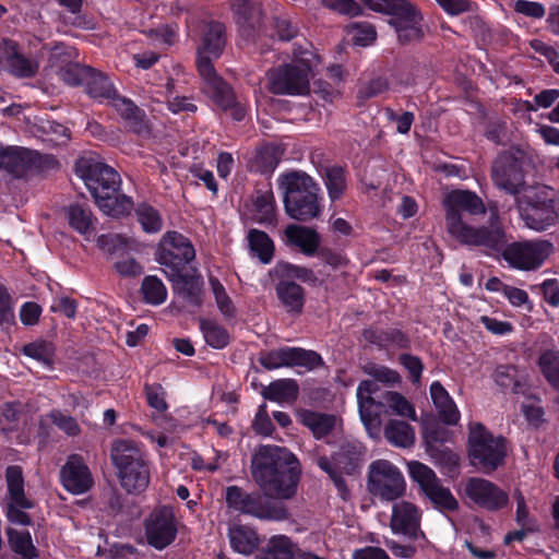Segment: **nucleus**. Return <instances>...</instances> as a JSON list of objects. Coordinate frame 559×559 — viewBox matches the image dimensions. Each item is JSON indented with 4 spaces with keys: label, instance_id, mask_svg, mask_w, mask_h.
<instances>
[{
    "label": "nucleus",
    "instance_id": "nucleus-1",
    "mask_svg": "<svg viewBox=\"0 0 559 559\" xmlns=\"http://www.w3.org/2000/svg\"><path fill=\"white\" fill-rule=\"evenodd\" d=\"M445 228L448 234L466 246L485 247L489 250L500 251L507 240L502 228L498 224L496 209H490L489 227H474L466 216L486 213L483 200L469 190H451L443 195Z\"/></svg>",
    "mask_w": 559,
    "mask_h": 559
},
{
    "label": "nucleus",
    "instance_id": "nucleus-2",
    "mask_svg": "<svg viewBox=\"0 0 559 559\" xmlns=\"http://www.w3.org/2000/svg\"><path fill=\"white\" fill-rule=\"evenodd\" d=\"M225 46L224 26L218 22L206 23L203 27L201 44L197 48V67L203 80L204 94L222 110L240 121L247 114L246 106L239 102L233 88L216 73L212 60L219 58Z\"/></svg>",
    "mask_w": 559,
    "mask_h": 559
},
{
    "label": "nucleus",
    "instance_id": "nucleus-3",
    "mask_svg": "<svg viewBox=\"0 0 559 559\" xmlns=\"http://www.w3.org/2000/svg\"><path fill=\"white\" fill-rule=\"evenodd\" d=\"M252 476L265 495L288 499L296 492L300 468L285 448L261 445L251 462Z\"/></svg>",
    "mask_w": 559,
    "mask_h": 559
},
{
    "label": "nucleus",
    "instance_id": "nucleus-4",
    "mask_svg": "<svg viewBox=\"0 0 559 559\" xmlns=\"http://www.w3.org/2000/svg\"><path fill=\"white\" fill-rule=\"evenodd\" d=\"M75 174L84 181L103 213L112 217L131 213L133 201L118 193L120 176L112 167L104 164L97 154L81 156L75 163Z\"/></svg>",
    "mask_w": 559,
    "mask_h": 559
},
{
    "label": "nucleus",
    "instance_id": "nucleus-5",
    "mask_svg": "<svg viewBox=\"0 0 559 559\" xmlns=\"http://www.w3.org/2000/svg\"><path fill=\"white\" fill-rule=\"evenodd\" d=\"M110 457L121 486L133 493L142 492L150 483V469L143 448L135 441L120 439L112 443Z\"/></svg>",
    "mask_w": 559,
    "mask_h": 559
},
{
    "label": "nucleus",
    "instance_id": "nucleus-6",
    "mask_svg": "<svg viewBox=\"0 0 559 559\" xmlns=\"http://www.w3.org/2000/svg\"><path fill=\"white\" fill-rule=\"evenodd\" d=\"M319 57L312 51L301 52L292 63L267 72V87L274 94L305 95L310 88V78L317 70Z\"/></svg>",
    "mask_w": 559,
    "mask_h": 559
},
{
    "label": "nucleus",
    "instance_id": "nucleus-7",
    "mask_svg": "<svg viewBox=\"0 0 559 559\" xmlns=\"http://www.w3.org/2000/svg\"><path fill=\"white\" fill-rule=\"evenodd\" d=\"M367 374L371 376L373 380H364L357 388V402L361 421L369 436L376 438L379 436L381 418H380V403H376L372 394L378 390L377 381L388 384H394L400 381V376L396 371L374 364H368L364 367Z\"/></svg>",
    "mask_w": 559,
    "mask_h": 559
},
{
    "label": "nucleus",
    "instance_id": "nucleus-8",
    "mask_svg": "<svg viewBox=\"0 0 559 559\" xmlns=\"http://www.w3.org/2000/svg\"><path fill=\"white\" fill-rule=\"evenodd\" d=\"M507 454L506 441L496 437L480 423H471L468 432V455L471 463L485 473L497 469Z\"/></svg>",
    "mask_w": 559,
    "mask_h": 559
},
{
    "label": "nucleus",
    "instance_id": "nucleus-9",
    "mask_svg": "<svg viewBox=\"0 0 559 559\" xmlns=\"http://www.w3.org/2000/svg\"><path fill=\"white\" fill-rule=\"evenodd\" d=\"M368 490L381 501H394L406 490L402 472L388 460H377L369 465Z\"/></svg>",
    "mask_w": 559,
    "mask_h": 559
},
{
    "label": "nucleus",
    "instance_id": "nucleus-10",
    "mask_svg": "<svg viewBox=\"0 0 559 559\" xmlns=\"http://www.w3.org/2000/svg\"><path fill=\"white\" fill-rule=\"evenodd\" d=\"M225 498L229 508L261 520L282 521L287 518L283 506L272 504L260 493H247L237 486L227 487Z\"/></svg>",
    "mask_w": 559,
    "mask_h": 559
},
{
    "label": "nucleus",
    "instance_id": "nucleus-11",
    "mask_svg": "<svg viewBox=\"0 0 559 559\" xmlns=\"http://www.w3.org/2000/svg\"><path fill=\"white\" fill-rule=\"evenodd\" d=\"M361 455V444L356 441H347L341 445L340 451L335 453L331 459L326 456H320L318 459L319 467L329 474L343 499L347 498L348 490L342 478V474H353L358 465V462L360 461Z\"/></svg>",
    "mask_w": 559,
    "mask_h": 559
},
{
    "label": "nucleus",
    "instance_id": "nucleus-12",
    "mask_svg": "<svg viewBox=\"0 0 559 559\" xmlns=\"http://www.w3.org/2000/svg\"><path fill=\"white\" fill-rule=\"evenodd\" d=\"M552 252L554 245L548 240H527L506 247L503 258L514 269L532 271L539 269Z\"/></svg>",
    "mask_w": 559,
    "mask_h": 559
},
{
    "label": "nucleus",
    "instance_id": "nucleus-13",
    "mask_svg": "<svg viewBox=\"0 0 559 559\" xmlns=\"http://www.w3.org/2000/svg\"><path fill=\"white\" fill-rule=\"evenodd\" d=\"M525 154L521 151L506 152L498 156L492 165L495 185L511 194H518L525 185Z\"/></svg>",
    "mask_w": 559,
    "mask_h": 559
},
{
    "label": "nucleus",
    "instance_id": "nucleus-14",
    "mask_svg": "<svg viewBox=\"0 0 559 559\" xmlns=\"http://www.w3.org/2000/svg\"><path fill=\"white\" fill-rule=\"evenodd\" d=\"M408 472L425 496L438 508L447 511L457 509V500L450 489L444 487L435 472L427 465L413 461L408 463Z\"/></svg>",
    "mask_w": 559,
    "mask_h": 559
},
{
    "label": "nucleus",
    "instance_id": "nucleus-15",
    "mask_svg": "<svg viewBox=\"0 0 559 559\" xmlns=\"http://www.w3.org/2000/svg\"><path fill=\"white\" fill-rule=\"evenodd\" d=\"M194 257V248L183 235L177 231H168L163 236L159 242L157 261L166 267L165 273L181 271Z\"/></svg>",
    "mask_w": 559,
    "mask_h": 559
},
{
    "label": "nucleus",
    "instance_id": "nucleus-16",
    "mask_svg": "<svg viewBox=\"0 0 559 559\" xmlns=\"http://www.w3.org/2000/svg\"><path fill=\"white\" fill-rule=\"evenodd\" d=\"M259 361L264 368L269 370L293 366L313 369L322 364V358L313 350H306L300 347L284 346L262 353L260 355Z\"/></svg>",
    "mask_w": 559,
    "mask_h": 559
},
{
    "label": "nucleus",
    "instance_id": "nucleus-17",
    "mask_svg": "<svg viewBox=\"0 0 559 559\" xmlns=\"http://www.w3.org/2000/svg\"><path fill=\"white\" fill-rule=\"evenodd\" d=\"M177 524L173 509L162 507L155 509L145 522L147 543L155 549L162 550L176 538Z\"/></svg>",
    "mask_w": 559,
    "mask_h": 559
},
{
    "label": "nucleus",
    "instance_id": "nucleus-18",
    "mask_svg": "<svg viewBox=\"0 0 559 559\" xmlns=\"http://www.w3.org/2000/svg\"><path fill=\"white\" fill-rule=\"evenodd\" d=\"M464 495L473 503L489 511L502 509L509 501L507 492L480 477H471L465 481Z\"/></svg>",
    "mask_w": 559,
    "mask_h": 559
},
{
    "label": "nucleus",
    "instance_id": "nucleus-19",
    "mask_svg": "<svg viewBox=\"0 0 559 559\" xmlns=\"http://www.w3.org/2000/svg\"><path fill=\"white\" fill-rule=\"evenodd\" d=\"M63 487L73 495L87 492L94 484L92 473L79 454H71L60 471Z\"/></svg>",
    "mask_w": 559,
    "mask_h": 559
},
{
    "label": "nucleus",
    "instance_id": "nucleus-20",
    "mask_svg": "<svg viewBox=\"0 0 559 559\" xmlns=\"http://www.w3.org/2000/svg\"><path fill=\"white\" fill-rule=\"evenodd\" d=\"M420 518L421 513L414 503L402 500L392 507L390 527L394 534L415 538L419 531Z\"/></svg>",
    "mask_w": 559,
    "mask_h": 559
},
{
    "label": "nucleus",
    "instance_id": "nucleus-21",
    "mask_svg": "<svg viewBox=\"0 0 559 559\" xmlns=\"http://www.w3.org/2000/svg\"><path fill=\"white\" fill-rule=\"evenodd\" d=\"M280 189L284 194V205L295 204L296 198L308 192H319L320 188L313 179L302 171L283 174L278 178Z\"/></svg>",
    "mask_w": 559,
    "mask_h": 559
},
{
    "label": "nucleus",
    "instance_id": "nucleus-22",
    "mask_svg": "<svg viewBox=\"0 0 559 559\" xmlns=\"http://www.w3.org/2000/svg\"><path fill=\"white\" fill-rule=\"evenodd\" d=\"M521 218L525 226L535 231H544L557 224L559 214L556 205L523 206L519 205Z\"/></svg>",
    "mask_w": 559,
    "mask_h": 559
},
{
    "label": "nucleus",
    "instance_id": "nucleus-23",
    "mask_svg": "<svg viewBox=\"0 0 559 559\" xmlns=\"http://www.w3.org/2000/svg\"><path fill=\"white\" fill-rule=\"evenodd\" d=\"M298 420L306 426L316 438H322L337 429L340 420L336 416L302 409L297 414Z\"/></svg>",
    "mask_w": 559,
    "mask_h": 559
},
{
    "label": "nucleus",
    "instance_id": "nucleus-24",
    "mask_svg": "<svg viewBox=\"0 0 559 559\" xmlns=\"http://www.w3.org/2000/svg\"><path fill=\"white\" fill-rule=\"evenodd\" d=\"M430 395L440 419L447 425H456L460 421V412L440 382L430 385Z\"/></svg>",
    "mask_w": 559,
    "mask_h": 559
},
{
    "label": "nucleus",
    "instance_id": "nucleus-25",
    "mask_svg": "<svg viewBox=\"0 0 559 559\" xmlns=\"http://www.w3.org/2000/svg\"><path fill=\"white\" fill-rule=\"evenodd\" d=\"M285 236L290 245L298 247L306 255H313L321 240L314 229L295 224L286 227Z\"/></svg>",
    "mask_w": 559,
    "mask_h": 559
},
{
    "label": "nucleus",
    "instance_id": "nucleus-26",
    "mask_svg": "<svg viewBox=\"0 0 559 559\" xmlns=\"http://www.w3.org/2000/svg\"><path fill=\"white\" fill-rule=\"evenodd\" d=\"M66 217L71 228L90 239L95 233L96 218L90 209L80 204H72L66 210Z\"/></svg>",
    "mask_w": 559,
    "mask_h": 559
},
{
    "label": "nucleus",
    "instance_id": "nucleus-27",
    "mask_svg": "<svg viewBox=\"0 0 559 559\" xmlns=\"http://www.w3.org/2000/svg\"><path fill=\"white\" fill-rule=\"evenodd\" d=\"M285 206L287 215L297 221H309L318 217L321 209L318 203V192H308L296 198L295 204L288 203Z\"/></svg>",
    "mask_w": 559,
    "mask_h": 559
},
{
    "label": "nucleus",
    "instance_id": "nucleus-28",
    "mask_svg": "<svg viewBox=\"0 0 559 559\" xmlns=\"http://www.w3.org/2000/svg\"><path fill=\"white\" fill-rule=\"evenodd\" d=\"M276 294L288 312L301 313L305 304V293L301 286L289 280H282L276 285Z\"/></svg>",
    "mask_w": 559,
    "mask_h": 559
},
{
    "label": "nucleus",
    "instance_id": "nucleus-29",
    "mask_svg": "<svg viewBox=\"0 0 559 559\" xmlns=\"http://www.w3.org/2000/svg\"><path fill=\"white\" fill-rule=\"evenodd\" d=\"M253 219L263 225H273L276 222L275 200L271 190L257 191L253 199Z\"/></svg>",
    "mask_w": 559,
    "mask_h": 559
},
{
    "label": "nucleus",
    "instance_id": "nucleus-30",
    "mask_svg": "<svg viewBox=\"0 0 559 559\" xmlns=\"http://www.w3.org/2000/svg\"><path fill=\"white\" fill-rule=\"evenodd\" d=\"M229 542L233 549L242 555L252 554L259 546L257 532L243 525H235L229 530Z\"/></svg>",
    "mask_w": 559,
    "mask_h": 559
},
{
    "label": "nucleus",
    "instance_id": "nucleus-31",
    "mask_svg": "<svg viewBox=\"0 0 559 559\" xmlns=\"http://www.w3.org/2000/svg\"><path fill=\"white\" fill-rule=\"evenodd\" d=\"M296 546L285 535L272 536L258 555V559H296Z\"/></svg>",
    "mask_w": 559,
    "mask_h": 559
},
{
    "label": "nucleus",
    "instance_id": "nucleus-32",
    "mask_svg": "<svg viewBox=\"0 0 559 559\" xmlns=\"http://www.w3.org/2000/svg\"><path fill=\"white\" fill-rule=\"evenodd\" d=\"M262 394L269 401L280 404L290 403L297 399L298 385L290 379L276 380L264 388Z\"/></svg>",
    "mask_w": 559,
    "mask_h": 559
},
{
    "label": "nucleus",
    "instance_id": "nucleus-33",
    "mask_svg": "<svg viewBox=\"0 0 559 559\" xmlns=\"http://www.w3.org/2000/svg\"><path fill=\"white\" fill-rule=\"evenodd\" d=\"M86 91L88 95L98 102H107L110 104L117 92L108 76L100 72H91L86 82Z\"/></svg>",
    "mask_w": 559,
    "mask_h": 559
},
{
    "label": "nucleus",
    "instance_id": "nucleus-34",
    "mask_svg": "<svg viewBox=\"0 0 559 559\" xmlns=\"http://www.w3.org/2000/svg\"><path fill=\"white\" fill-rule=\"evenodd\" d=\"M385 439L399 448H409L415 442L414 429L405 421L390 420L384 428Z\"/></svg>",
    "mask_w": 559,
    "mask_h": 559
},
{
    "label": "nucleus",
    "instance_id": "nucleus-35",
    "mask_svg": "<svg viewBox=\"0 0 559 559\" xmlns=\"http://www.w3.org/2000/svg\"><path fill=\"white\" fill-rule=\"evenodd\" d=\"M110 105L119 112V115L128 121L129 126L140 133L144 129L143 111L136 107L130 99L116 95Z\"/></svg>",
    "mask_w": 559,
    "mask_h": 559
},
{
    "label": "nucleus",
    "instance_id": "nucleus-36",
    "mask_svg": "<svg viewBox=\"0 0 559 559\" xmlns=\"http://www.w3.org/2000/svg\"><path fill=\"white\" fill-rule=\"evenodd\" d=\"M22 353L49 369L52 367L55 360L56 348L49 341L36 340L25 344L22 348Z\"/></svg>",
    "mask_w": 559,
    "mask_h": 559
},
{
    "label": "nucleus",
    "instance_id": "nucleus-37",
    "mask_svg": "<svg viewBox=\"0 0 559 559\" xmlns=\"http://www.w3.org/2000/svg\"><path fill=\"white\" fill-rule=\"evenodd\" d=\"M8 537L11 549L20 555L22 559H35L37 557V549L27 530L9 528Z\"/></svg>",
    "mask_w": 559,
    "mask_h": 559
},
{
    "label": "nucleus",
    "instance_id": "nucleus-38",
    "mask_svg": "<svg viewBox=\"0 0 559 559\" xmlns=\"http://www.w3.org/2000/svg\"><path fill=\"white\" fill-rule=\"evenodd\" d=\"M166 276L173 283L175 292L191 302L197 301V295L200 290L198 277L182 274L181 271L166 272Z\"/></svg>",
    "mask_w": 559,
    "mask_h": 559
},
{
    "label": "nucleus",
    "instance_id": "nucleus-39",
    "mask_svg": "<svg viewBox=\"0 0 559 559\" xmlns=\"http://www.w3.org/2000/svg\"><path fill=\"white\" fill-rule=\"evenodd\" d=\"M5 477L10 499L22 508H32V502L24 495L22 468L16 465L9 466Z\"/></svg>",
    "mask_w": 559,
    "mask_h": 559
},
{
    "label": "nucleus",
    "instance_id": "nucleus-40",
    "mask_svg": "<svg viewBox=\"0 0 559 559\" xmlns=\"http://www.w3.org/2000/svg\"><path fill=\"white\" fill-rule=\"evenodd\" d=\"M249 248L262 263H269L274 253V245L269 235L259 229H250L247 235Z\"/></svg>",
    "mask_w": 559,
    "mask_h": 559
},
{
    "label": "nucleus",
    "instance_id": "nucleus-41",
    "mask_svg": "<svg viewBox=\"0 0 559 559\" xmlns=\"http://www.w3.org/2000/svg\"><path fill=\"white\" fill-rule=\"evenodd\" d=\"M200 329L203 333L206 344L211 347L221 349L228 345L230 336L224 326L213 320H201Z\"/></svg>",
    "mask_w": 559,
    "mask_h": 559
},
{
    "label": "nucleus",
    "instance_id": "nucleus-42",
    "mask_svg": "<svg viewBox=\"0 0 559 559\" xmlns=\"http://www.w3.org/2000/svg\"><path fill=\"white\" fill-rule=\"evenodd\" d=\"M323 181L331 201L338 200L347 188L345 171L342 167L333 166L326 168Z\"/></svg>",
    "mask_w": 559,
    "mask_h": 559
},
{
    "label": "nucleus",
    "instance_id": "nucleus-43",
    "mask_svg": "<svg viewBox=\"0 0 559 559\" xmlns=\"http://www.w3.org/2000/svg\"><path fill=\"white\" fill-rule=\"evenodd\" d=\"M141 292L144 300L150 305H160L167 298V289L164 283L155 275L144 277Z\"/></svg>",
    "mask_w": 559,
    "mask_h": 559
},
{
    "label": "nucleus",
    "instance_id": "nucleus-44",
    "mask_svg": "<svg viewBox=\"0 0 559 559\" xmlns=\"http://www.w3.org/2000/svg\"><path fill=\"white\" fill-rule=\"evenodd\" d=\"M519 205L546 206L555 205V191L546 186H536L525 189L524 200Z\"/></svg>",
    "mask_w": 559,
    "mask_h": 559
},
{
    "label": "nucleus",
    "instance_id": "nucleus-45",
    "mask_svg": "<svg viewBox=\"0 0 559 559\" xmlns=\"http://www.w3.org/2000/svg\"><path fill=\"white\" fill-rule=\"evenodd\" d=\"M209 284L213 293L217 309L225 318H233L236 314V308L227 294L223 284L214 276H210Z\"/></svg>",
    "mask_w": 559,
    "mask_h": 559
},
{
    "label": "nucleus",
    "instance_id": "nucleus-46",
    "mask_svg": "<svg viewBox=\"0 0 559 559\" xmlns=\"http://www.w3.org/2000/svg\"><path fill=\"white\" fill-rule=\"evenodd\" d=\"M538 364L547 381L559 391V352H544Z\"/></svg>",
    "mask_w": 559,
    "mask_h": 559
},
{
    "label": "nucleus",
    "instance_id": "nucleus-47",
    "mask_svg": "<svg viewBox=\"0 0 559 559\" xmlns=\"http://www.w3.org/2000/svg\"><path fill=\"white\" fill-rule=\"evenodd\" d=\"M138 221L146 233H157L162 229L163 221L158 212L148 204L136 207Z\"/></svg>",
    "mask_w": 559,
    "mask_h": 559
},
{
    "label": "nucleus",
    "instance_id": "nucleus-48",
    "mask_svg": "<svg viewBox=\"0 0 559 559\" xmlns=\"http://www.w3.org/2000/svg\"><path fill=\"white\" fill-rule=\"evenodd\" d=\"M383 403L396 415L416 419V412L413 405L401 394L396 392H386L383 396Z\"/></svg>",
    "mask_w": 559,
    "mask_h": 559
},
{
    "label": "nucleus",
    "instance_id": "nucleus-49",
    "mask_svg": "<svg viewBox=\"0 0 559 559\" xmlns=\"http://www.w3.org/2000/svg\"><path fill=\"white\" fill-rule=\"evenodd\" d=\"M347 35L358 46H368L376 39V29L369 23H352L347 26Z\"/></svg>",
    "mask_w": 559,
    "mask_h": 559
},
{
    "label": "nucleus",
    "instance_id": "nucleus-50",
    "mask_svg": "<svg viewBox=\"0 0 559 559\" xmlns=\"http://www.w3.org/2000/svg\"><path fill=\"white\" fill-rule=\"evenodd\" d=\"M282 151L278 146L266 144L257 152L255 160L261 171H272L278 164Z\"/></svg>",
    "mask_w": 559,
    "mask_h": 559
},
{
    "label": "nucleus",
    "instance_id": "nucleus-51",
    "mask_svg": "<svg viewBox=\"0 0 559 559\" xmlns=\"http://www.w3.org/2000/svg\"><path fill=\"white\" fill-rule=\"evenodd\" d=\"M166 88V102L168 109L174 114L181 111L194 112L197 106L186 97L173 96L175 92V81L169 79L165 84Z\"/></svg>",
    "mask_w": 559,
    "mask_h": 559
},
{
    "label": "nucleus",
    "instance_id": "nucleus-52",
    "mask_svg": "<svg viewBox=\"0 0 559 559\" xmlns=\"http://www.w3.org/2000/svg\"><path fill=\"white\" fill-rule=\"evenodd\" d=\"M495 381L503 389H511L514 393L521 392L518 371L512 366H500L495 371Z\"/></svg>",
    "mask_w": 559,
    "mask_h": 559
},
{
    "label": "nucleus",
    "instance_id": "nucleus-53",
    "mask_svg": "<svg viewBox=\"0 0 559 559\" xmlns=\"http://www.w3.org/2000/svg\"><path fill=\"white\" fill-rule=\"evenodd\" d=\"M45 420L52 423L68 436H76L80 433V427L75 418L60 411L51 412L45 417Z\"/></svg>",
    "mask_w": 559,
    "mask_h": 559
},
{
    "label": "nucleus",
    "instance_id": "nucleus-54",
    "mask_svg": "<svg viewBox=\"0 0 559 559\" xmlns=\"http://www.w3.org/2000/svg\"><path fill=\"white\" fill-rule=\"evenodd\" d=\"M23 165V157L20 150L14 147H2L0 145V167H4L10 173H19Z\"/></svg>",
    "mask_w": 559,
    "mask_h": 559
},
{
    "label": "nucleus",
    "instance_id": "nucleus-55",
    "mask_svg": "<svg viewBox=\"0 0 559 559\" xmlns=\"http://www.w3.org/2000/svg\"><path fill=\"white\" fill-rule=\"evenodd\" d=\"M145 393L147 403L152 408L158 412H165L168 408L165 401V390L160 384L154 383L145 385Z\"/></svg>",
    "mask_w": 559,
    "mask_h": 559
},
{
    "label": "nucleus",
    "instance_id": "nucleus-56",
    "mask_svg": "<svg viewBox=\"0 0 559 559\" xmlns=\"http://www.w3.org/2000/svg\"><path fill=\"white\" fill-rule=\"evenodd\" d=\"M20 409L15 403H5L0 406V429L10 431L19 419Z\"/></svg>",
    "mask_w": 559,
    "mask_h": 559
},
{
    "label": "nucleus",
    "instance_id": "nucleus-57",
    "mask_svg": "<svg viewBox=\"0 0 559 559\" xmlns=\"http://www.w3.org/2000/svg\"><path fill=\"white\" fill-rule=\"evenodd\" d=\"M11 71L19 76H31L35 74L37 64L20 55H14L10 60Z\"/></svg>",
    "mask_w": 559,
    "mask_h": 559
},
{
    "label": "nucleus",
    "instance_id": "nucleus-58",
    "mask_svg": "<svg viewBox=\"0 0 559 559\" xmlns=\"http://www.w3.org/2000/svg\"><path fill=\"white\" fill-rule=\"evenodd\" d=\"M13 323L14 311L11 296L3 286H0V325H11Z\"/></svg>",
    "mask_w": 559,
    "mask_h": 559
},
{
    "label": "nucleus",
    "instance_id": "nucleus-59",
    "mask_svg": "<svg viewBox=\"0 0 559 559\" xmlns=\"http://www.w3.org/2000/svg\"><path fill=\"white\" fill-rule=\"evenodd\" d=\"M155 41L165 46H171L178 37V27L176 25H163L151 31Z\"/></svg>",
    "mask_w": 559,
    "mask_h": 559
},
{
    "label": "nucleus",
    "instance_id": "nucleus-60",
    "mask_svg": "<svg viewBox=\"0 0 559 559\" xmlns=\"http://www.w3.org/2000/svg\"><path fill=\"white\" fill-rule=\"evenodd\" d=\"M514 10L525 16L542 19L545 15V8L542 3L527 0H516Z\"/></svg>",
    "mask_w": 559,
    "mask_h": 559
},
{
    "label": "nucleus",
    "instance_id": "nucleus-61",
    "mask_svg": "<svg viewBox=\"0 0 559 559\" xmlns=\"http://www.w3.org/2000/svg\"><path fill=\"white\" fill-rule=\"evenodd\" d=\"M322 4L337 13L356 15L359 13V7L354 0H321Z\"/></svg>",
    "mask_w": 559,
    "mask_h": 559
},
{
    "label": "nucleus",
    "instance_id": "nucleus-62",
    "mask_svg": "<svg viewBox=\"0 0 559 559\" xmlns=\"http://www.w3.org/2000/svg\"><path fill=\"white\" fill-rule=\"evenodd\" d=\"M479 321L490 333L495 335H506L513 331V326L510 322L500 321L496 318L481 316Z\"/></svg>",
    "mask_w": 559,
    "mask_h": 559
},
{
    "label": "nucleus",
    "instance_id": "nucleus-63",
    "mask_svg": "<svg viewBox=\"0 0 559 559\" xmlns=\"http://www.w3.org/2000/svg\"><path fill=\"white\" fill-rule=\"evenodd\" d=\"M252 427L257 433L263 435V436H270L273 431V424L267 416L266 413V406L265 404H262L259 407V411L255 415V418L252 423Z\"/></svg>",
    "mask_w": 559,
    "mask_h": 559
},
{
    "label": "nucleus",
    "instance_id": "nucleus-64",
    "mask_svg": "<svg viewBox=\"0 0 559 559\" xmlns=\"http://www.w3.org/2000/svg\"><path fill=\"white\" fill-rule=\"evenodd\" d=\"M41 314V307L32 301L22 305L20 310V319L24 325H35Z\"/></svg>",
    "mask_w": 559,
    "mask_h": 559
}]
</instances>
